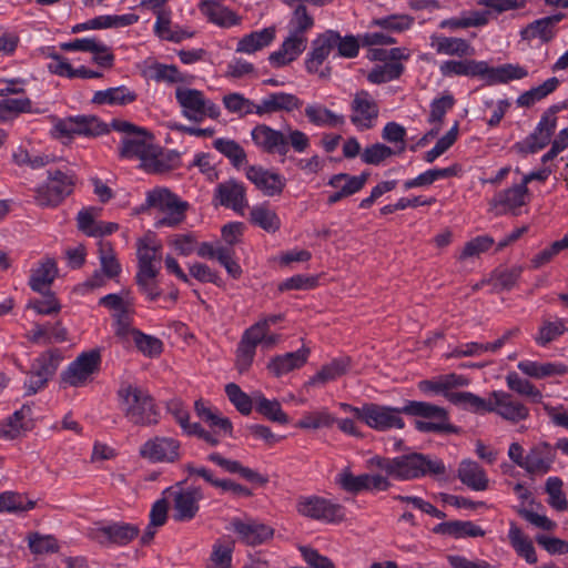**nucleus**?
I'll return each instance as SVG.
<instances>
[{"mask_svg": "<svg viewBox=\"0 0 568 568\" xmlns=\"http://www.w3.org/2000/svg\"><path fill=\"white\" fill-rule=\"evenodd\" d=\"M359 45V40L354 36L342 37L335 30H325L318 33L311 43V50L305 60L306 70L323 77L324 72L321 68L331 53L336 50L335 57L352 59L358 54Z\"/></svg>", "mask_w": 568, "mask_h": 568, "instance_id": "nucleus-1", "label": "nucleus"}, {"mask_svg": "<svg viewBox=\"0 0 568 568\" xmlns=\"http://www.w3.org/2000/svg\"><path fill=\"white\" fill-rule=\"evenodd\" d=\"M371 464L384 470L388 476L408 480L426 475H443L446 467L440 459L423 454L403 455L396 458L374 457Z\"/></svg>", "mask_w": 568, "mask_h": 568, "instance_id": "nucleus-2", "label": "nucleus"}, {"mask_svg": "<svg viewBox=\"0 0 568 568\" xmlns=\"http://www.w3.org/2000/svg\"><path fill=\"white\" fill-rule=\"evenodd\" d=\"M256 148L268 154L285 156L290 146L297 153L310 148V138L302 131L287 125L284 130H275L266 124H257L251 131Z\"/></svg>", "mask_w": 568, "mask_h": 568, "instance_id": "nucleus-3", "label": "nucleus"}, {"mask_svg": "<svg viewBox=\"0 0 568 568\" xmlns=\"http://www.w3.org/2000/svg\"><path fill=\"white\" fill-rule=\"evenodd\" d=\"M125 418L134 425L152 426L159 423L160 413L153 397L135 384L123 382L118 390Z\"/></svg>", "mask_w": 568, "mask_h": 568, "instance_id": "nucleus-4", "label": "nucleus"}, {"mask_svg": "<svg viewBox=\"0 0 568 568\" xmlns=\"http://www.w3.org/2000/svg\"><path fill=\"white\" fill-rule=\"evenodd\" d=\"M509 459L531 476H544L549 473L556 459V446L546 442L532 445L526 453L524 447L514 442L508 447Z\"/></svg>", "mask_w": 568, "mask_h": 568, "instance_id": "nucleus-5", "label": "nucleus"}, {"mask_svg": "<svg viewBox=\"0 0 568 568\" xmlns=\"http://www.w3.org/2000/svg\"><path fill=\"white\" fill-rule=\"evenodd\" d=\"M146 203L156 211L154 226L175 227L185 220L189 203L182 201L168 189H155L148 192Z\"/></svg>", "mask_w": 568, "mask_h": 568, "instance_id": "nucleus-6", "label": "nucleus"}, {"mask_svg": "<svg viewBox=\"0 0 568 568\" xmlns=\"http://www.w3.org/2000/svg\"><path fill=\"white\" fill-rule=\"evenodd\" d=\"M175 99L182 115L192 122L200 123L206 118L215 120L221 114L220 108L200 90L178 87Z\"/></svg>", "mask_w": 568, "mask_h": 568, "instance_id": "nucleus-7", "label": "nucleus"}, {"mask_svg": "<svg viewBox=\"0 0 568 568\" xmlns=\"http://www.w3.org/2000/svg\"><path fill=\"white\" fill-rule=\"evenodd\" d=\"M74 178L61 170H49L47 181L34 189V201L41 207H55L73 191Z\"/></svg>", "mask_w": 568, "mask_h": 568, "instance_id": "nucleus-8", "label": "nucleus"}, {"mask_svg": "<svg viewBox=\"0 0 568 568\" xmlns=\"http://www.w3.org/2000/svg\"><path fill=\"white\" fill-rule=\"evenodd\" d=\"M101 355L97 349L80 354L61 373V381L70 387H83L88 385L99 372Z\"/></svg>", "mask_w": 568, "mask_h": 568, "instance_id": "nucleus-9", "label": "nucleus"}, {"mask_svg": "<svg viewBox=\"0 0 568 568\" xmlns=\"http://www.w3.org/2000/svg\"><path fill=\"white\" fill-rule=\"evenodd\" d=\"M296 508L302 516L326 524H338L345 519L342 505L318 496L300 497Z\"/></svg>", "mask_w": 568, "mask_h": 568, "instance_id": "nucleus-10", "label": "nucleus"}, {"mask_svg": "<svg viewBox=\"0 0 568 568\" xmlns=\"http://www.w3.org/2000/svg\"><path fill=\"white\" fill-rule=\"evenodd\" d=\"M120 155L126 159L138 158L144 165H152L158 156L159 149L153 143L152 135L144 129L124 135L121 141Z\"/></svg>", "mask_w": 568, "mask_h": 568, "instance_id": "nucleus-11", "label": "nucleus"}, {"mask_svg": "<svg viewBox=\"0 0 568 568\" xmlns=\"http://www.w3.org/2000/svg\"><path fill=\"white\" fill-rule=\"evenodd\" d=\"M489 410L503 419L519 423L529 416L528 407L513 394L505 390H494L489 394Z\"/></svg>", "mask_w": 568, "mask_h": 568, "instance_id": "nucleus-12", "label": "nucleus"}, {"mask_svg": "<svg viewBox=\"0 0 568 568\" xmlns=\"http://www.w3.org/2000/svg\"><path fill=\"white\" fill-rule=\"evenodd\" d=\"M529 201V191L525 185L516 184L497 192L488 202L489 211L495 215H516Z\"/></svg>", "mask_w": 568, "mask_h": 568, "instance_id": "nucleus-13", "label": "nucleus"}, {"mask_svg": "<svg viewBox=\"0 0 568 568\" xmlns=\"http://www.w3.org/2000/svg\"><path fill=\"white\" fill-rule=\"evenodd\" d=\"M363 413L364 417L362 422L368 427L379 432L390 428L402 429L405 426V423L400 417V414H403V407L395 408L369 403L364 405Z\"/></svg>", "mask_w": 568, "mask_h": 568, "instance_id": "nucleus-14", "label": "nucleus"}, {"mask_svg": "<svg viewBox=\"0 0 568 568\" xmlns=\"http://www.w3.org/2000/svg\"><path fill=\"white\" fill-rule=\"evenodd\" d=\"M139 453L151 463H174L180 459V443L172 437L155 436L142 444Z\"/></svg>", "mask_w": 568, "mask_h": 568, "instance_id": "nucleus-15", "label": "nucleus"}, {"mask_svg": "<svg viewBox=\"0 0 568 568\" xmlns=\"http://www.w3.org/2000/svg\"><path fill=\"white\" fill-rule=\"evenodd\" d=\"M378 105L374 98L365 90L354 94L351 103V122L359 130L372 129L378 118Z\"/></svg>", "mask_w": 568, "mask_h": 568, "instance_id": "nucleus-16", "label": "nucleus"}, {"mask_svg": "<svg viewBox=\"0 0 568 568\" xmlns=\"http://www.w3.org/2000/svg\"><path fill=\"white\" fill-rule=\"evenodd\" d=\"M262 334L263 337L255 341L252 336L247 338L246 329L244 331L236 349L235 364L240 373H244L251 367L258 344H262L265 348H272L281 339L278 334L270 333V329H263Z\"/></svg>", "mask_w": 568, "mask_h": 568, "instance_id": "nucleus-17", "label": "nucleus"}, {"mask_svg": "<svg viewBox=\"0 0 568 568\" xmlns=\"http://www.w3.org/2000/svg\"><path fill=\"white\" fill-rule=\"evenodd\" d=\"M245 175L265 196L280 195L286 185V179L282 174L261 165L247 166Z\"/></svg>", "mask_w": 568, "mask_h": 568, "instance_id": "nucleus-18", "label": "nucleus"}, {"mask_svg": "<svg viewBox=\"0 0 568 568\" xmlns=\"http://www.w3.org/2000/svg\"><path fill=\"white\" fill-rule=\"evenodd\" d=\"M139 535V528L128 523L99 525L92 529L91 536L101 545H126Z\"/></svg>", "mask_w": 568, "mask_h": 568, "instance_id": "nucleus-19", "label": "nucleus"}, {"mask_svg": "<svg viewBox=\"0 0 568 568\" xmlns=\"http://www.w3.org/2000/svg\"><path fill=\"white\" fill-rule=\"evenodd\" d=\"M203 493L199 487L179 489L173 493V518L176 521H190L199 509Z\"/></svg>", "mask_w": 568, "mask_h": 568, "instance_id": "nucleus-20", "label": "nucleus"}, {"mask_svg": "<svg viewBox=\"0 0 568 568\" xmlns=\"http://www.w3.org/2000/svg\"><path fill=\"white\" fill-rule=\"evenodd\" d=\"M54 129L61 135L94 136L104 132V125L95 116L79 115L59 121Z\"/></svg>", "mask_w": 568, "mask_h": 568, "instance_id": "nucleus-21", "label": "nucleus"}, {"mask_svg": "<svg viewBox=\"0 0 568 568\" xmlns=\"http://www.w3.org/2000/svg\"><path fill=\"white\" fill-rule=\"evenodd\" d=\"M227 529H232L239 535V538L251 546L263 544L273 537V529L264 524L253 520L243 521L234 518L231 520Z\"/></svg>", "mask_w": 568, "mask_h": 568, "instance_id": "nucleus-22", "label": "nucleus"}, {"mask_svg": "<svg viewBox=\"0 0 568 568\" xmlns=\"http://www.w3.org/2000/svg\"><path fill=\"white\" fill-rule=\"evenodd\" d=\"M199 10L211 23L220 28H232L242 22V18L220 0H202Z\"/></svg>", "mask_w": 568, "mask_h": 568, "instance_id": "nucleus-23", "label": "nucleus"}, {"mask_svg": "<svg viewBox=\"0 0 568 568\" xmlns=\"http://www.w3.org/2000/svg\"><path fill=\"white\" fill-rule=\"evenodd\" d=\"M214 197L220 205L231 207L241 214L247 207L245 187L234 180L220 183L215 189Z\"/></svg>", "mask_w": 568, "mask_h": 568, "instance_id": "nucleus-24", "label": "nucleus"}, {"mask_svg": "<svg viewBox=\"0 0 568 568\" xmlns=\"http://www.w3.org/2000/svg\"><path fill=\"white\" fill-rule=\"evenodd\" d=\"M562 14L544 17L532 21L519 32L521 40L527 42L539 41L547 43L556 36V26L561 21Z\"/></svg>", "mask_w": 568, "mask_h": 568, "instance_id": "nucleus-25", "label": "nucleus"}, {"mask_svg": "<svg viewBox=\"0 0 568 568\" xmlns=\"http://www.w3.org/2000/svg\"><path fill=\"white\" fill-rule=\"evenodd\" d=\"M302 106V101L292 93L275 92L264 97L255 109L260 116L270 115L276 112H292Z\"/></svg>", "mask_w": 568, "mask_h": 568, "instance_id": "nucleus-26", "label": "nucleus"}, {"mask_svg": "<svg viewBox=\"0 0 568 568\" xmlns=\"http://www.w3.org/2000/svg\"><path fill=\"white\" fill-rule=\"evenodd\" d=\"M32 408L29 405H23L0 425V438L6 440L16 439L32 429Z\"/></svg>", "mask_w": 568, "mask_h": 568, "instance_id": "nucleus-27", "label": "nucleus"}, {"mask_svg": "<svg viewBox=\"0 0 568 568\" xmlns=\"http://www.w3.org/2000/svg\"><path fill=\"white\" fill-rule=\"evenodd\" d=\"M556 128V111L550 109L544 113L534 133L526 140L527 151L535 153L548 145Z\"/></svg>", "mask_w": 568, "mask_h": 568, "instance_id": "nucleus-28", "label": "nucleus"}, {"mask_svg": "<svg viewBox=\"0 0 568 568\" xmlns=\"http://www.w3.org/2000/svg\"><path fill=\"white\" fill-rule=\"evenodd\" d=\"M310 349L302 347L295 352L277 355L271 358L267 369L275 377H281L295 369L303 367L308 358Z\"/></svg>", "mask_w": 568, "mask_h": 568, "instance_id": "nucleus-29", "label": "nucleus"}, {"mask_svg": "<svg viewBox=\"0 0 568 568\" xmlns=\"http://www.w3.org/2000/svg\"><path fill=\"white\" fill-rule=\"evenodd\" d=\"M138 272L160 273L161 245L145 237L138 241Z\"/></svg>", "mask_w": 568, "mask_h": 568, "instance_id": "nucleus-30", "label": "nucleus"}, {"mask_svg": "<svg viewBox=\"0 0 568 568\" xmlns=\"http://www.w3.org/2000/svg\"><path fill=\"white\" fill-rule=\"evenodd\" d=\"M458 479L475 491H484L489 486L486 470L471 459H463L457 469Z\"/></svg>", "mask_w": 568, "mask_h": 568, "instance_id": "nucleus-31", "label": "nucleus"}, {"mask_svg": "<svg viewBox=\"0 0 568 568\" xmlns=\"http://www.w3.org/2000/svg\"><path fill=\"white\" fill-rule=\"evenodd\" d=\"M469 379L455 373L438 376L433 379H424L418 383V388L424 393L442 394L448 399L452 389L468 386Z\"/></svg>", "mask_w": 568, "mask_h": 568, "instance_id": "nucleus-32", "label": "nucleus"}, {"mask_svg": "<svg viewBox=\"0 0 568 568\" xmlns=\"http://www.w3.org/2000/svg\"><path fill=\"white\" fill-rule=\"evenodd\" d=\"M430 47L438 53L445 55H456L458 58L473 55L475 50L470 43L456 37H445L439 34L430 36Z\"/></svg>", "mask_w": 568, "mask_h": 568, "instance_id": "nucleus-33", "label": "nucleus"}, {"mask_svg": "<svg viewBox=\"0 0 568 568\" xmlns=\"http://www.w3.org/2000/svg\"><path fill=\"white\" fill-rule=\"evenodd\" d=\"M307 45V37H298L290 34L284 39L282 45L277 51L270 55V61L276 67L285 65L294 61Z\"/></svg>", "mask_w": 568, "mask_h": 568, "instance_id": "nucleus-34", "label": "nucleus"}, {"mask_svg": "<svg viewBox=\"0 0 568 568\" xmlns=\"http://www.w3.org/2000/svg\"><path fill=\"white\" fill-rule=\"evenodd\" d=\"M484 80L488 84L507 83L513 80H520L528 75L526 68L519 64L506 63L499 67H489L485 62Z\"/></svg>", "mask_w": 568, "mask_h": 568, "instance_id": "nucleus-35", "label": "nucleus"}, {"mask_svg": "<svg viewBox=\"0 0 568 568\" xmlns=\"http://www.w3.org/2000/svg\"><path fill=\"white\" fill-rule=\"evenodd\" d=\"M517 367L525 375L537 379L549 376H562L568 373V366L564 363H540L525 359L520 361Z\"/></svg>", "mask_w": 568, "mask_h": 568, "instance_id": "nucleus-36", "label": "nucleus"}, {"mask_svg": "<svg viewBox=\"0 0 568 568\" xmlns=\"http://www.w3.org/2000/svg\"><path fill=\"white\" fill-rule=\"evenodd\" d=\"M485 61L476 60H448L440 64V72L444 77L464 75L479 77L484 79Z\"/></svg>", "mask_w": 568, "mask_h": 568, "instance_id": "nucleus-37", "label": "nucleus"}, {"mask_svg": "<svg viewBox=\"0 0 568 568\" xmlns=\"http://www.w3.org/2000/svg\"><path fill=\"white\" fill-rule=\"evenodd\" d=\"M275 39V28L268 27L251 32L239 40L236 52L252 54L270 45Z\"/></svg>", "mask_w": 568, "mask_h": 568, "instance_id": "nucleus-38", "label": "nucleus"}, {"mask_svg": "<svg viewBox=\"0 0 568 568\" xmlns=\"http://www.w3.org/2000/svg\"><path fill=\"white\" fill-rule=\"evenodd\" d=\"M136 98L134 91L121 85L94 92L92 102L99 105H126L134 102Z\"/></svg>", "mask_w": 568, "mask_h": 568, "instance_id": "nucleus-39", "label": "nucleus"}, {"mask_svg": "<svg viewBox=\"0 0 568 568\" xmlns=\"http://www.w3.org/2000/svg\"><path fill=\"white\" fill-rule=\"evenodd\" d=\"M58 274L55 261L45 257L32 271L29 284L30 287L39 293H43L54 281Z\"/></svg>", "mask_w": 568, "mask_h": 568, "instance_id": "nucleus-40", "label": "nucleus"}, {"mask_svg": "<svg viewBox=\"0 0 568 568\" xmlns=\"http://www.w3.org/2000/svg\"><path fill=\"white\" fill-rule=\"evenodd\" d=\"M566 333H568L567 318L544 320L534 341L539 346H546Z\"/></svg>", "mask_w": 568, "mask_h": 568, "instance_id": "nucleus-41", "label": "nucleus"}, {"mask_svg": "<svg viewBox=\"0 0 568 568\" xmlns=\"http://www.w3.org/2000/svg\"><path fill=\"white\" fill-rule=\"evenodd\" d=\"M61 361L62 356L59 351L44 352L33 361L29 372L49 382L54 376Z\"/></svg>", "mask_w": 568, "mask_h": 568, "instance_id": "nucleus-42", "label": "nucleus"}, {"mask_svg": "<svg viewBox=\"0 0 568 568\" xmlns=\"http://www.w3.org/2000/svg\"><path fill=\"white\" fill-rule=\"evenodd\" d=\"M250 222L268 233H275L281 227V220L277 213L266 203L251 209Z\"/></svg>", "mask_w": 568, "mask_h": 568, "instance_id": "nucleus-43", "label": "nucleus"}, {"mask_svg": "<svg viewBox=\"0 0 568 568\" xmlns=\"http://www.w3.org/2000/svg\"><path fill=\"white\" fill-rule=\"evenodd\" d=\"M194 409L196 415L210 427L217 428L220 433L224 435H232V423L227 417L222 416V414L210 406H207L204 402L196 400L194 404Z\"/></svg>", "mask_w": 568, "mask_h": 568, "instance_id": "nucleus-44", "label": "nucleus"}, {"mask_svg": "<svg viewBox=\"0 0 568 568\" xmlns=\"http://www.w3.org/2000/svg\"><path fill=\"white\" fill-rule=\"evenodd\" d=\"M435 531L454 538L483 537L485 535V531L473 521L463 520L439 524Z\"/></svg>", "mask_w": 568, "mask_h": 568, "instance_id": "nucleus-45", "label": "nucleus"}, {"mask_svg": "<svg viewBox=\"0 0 568 568\" xmlns=\"http://www.w3.org/2000/svg\"><path fill=\"white\" fill-rule=\"evenodd\" d=\"M508 538L516 552L525 558L528 564L532 565L537 562V555L531 540L525 536L521 529L514 523L510 524Z\"/></svg>", "mask_w": 568, "mask_h": 568, "instance_id": "nucleus-46", "label": "nucleus"}, {"mask_svg": "<svg viewBox=\"0 0 568 568\" xmlns=\"http://www.w3.org/2000/svg\"><path fill=\"white\" fill-rule=\"evenodd\" d=\"M305 115L308 121L316 126L335 128L343 125L345 122L343 115L336 114L321 104H308L305 108Z\"/></svg>", "mask_w": 568, "mask_h": 568, "instance_id": "nucleus-47", "label": "nucleus"}, {"mask_svg": "<svg viewBox=\"0 0 568 568\" xmlns=\"http://www.w3.org/2000/svg\"><path fill=\"white\" fill-rule=\"evenodd\" d=\"M368 176L369 174L366 172L359 175L338 173L329 179L328 185L339 190L347 197L361 191L366 184Z\"/></svg>", "mask_w": 568, "mask_h": 568, "instance_id": "nucleus-48", "label": "nucleus"}, {"mask_svg": "<svg viewBox=\"0 0 568 568\" xmlns=\"http://www.w3.org/2000/svg\"><path fill=\"white\" fill-rule=\"evenodd\" d=\"M349 367V359L338 358L324 365L308 382L307 385H323L344 375Z\"/></svg>", "mask_w": 568, "mask_h": 568, "instance_id": "nucleus-49", "label": "nucleus"}, {"mask_svg": "<svg viewBox=\"0 0 568 568\" xmlns=\"http://www.w3.org/2000/svg\"><path fill=\"white\" fill-rule=\"evenodd\" d=\"M448 400L476 414H485L489 410V396L487 398H481L470 392H456L454 394H448Z\"/></svg>", "mask_w": 568, "mask_h": 568, "instance_id": "nucleus-50", "label": "nucleus"}, {"mask_svg": "<svg viewBox=\"0 0 568 568\" xmlns=\"http://www.w3.org/2000/svg\"><path fill=\"white\" fill-rule=\"evenodd\" d=\"M314 18L304 4H297L287 22L290 34L306 37V33L314 27Z\"/></svg>", "mask_w": 568, "mask_h": 568, "instance_id": "nucleus-51", "label": "nucleus"}, {"mask_svg": "<svg viewBox=\"0 0 568 568\" xmlns=\"http://www.w3.org/2000/svg\"><path fill=\"white\" fill-rule=\"evenodd\" d=\"M403 414L427 419H448V414L445 408L427 402L409 400L403 407Z\"/></svg>", "mask_w": 568, "mask_h": 568, "instance_id": "nucleus-52", "label": "nucleus"}, {"mask_svg": "<svg viewBox=\"0 0 568 568\" xmlns=\"http://www.w3.org/2000/svg\"><path fill=\"white\" fill-rule=\"evenodd\" d=\"M233 541L217 539L212 546V552L206 568H231Z\"/></svg>", "mask_w": 568, "mask_h": 568, "instance_id": "nucleus-53", "label": "nucleus"}, {"mask_svg": "<svg viewBox=\"0 0 568 568\" xmlns=\"http://www.w3.org/2000/svg\"><path fill=\"white\" fill-rule=\"evenodd\" d=\"M99 261L100 270L109 276V278H115L120 275L122 268L119 263L112 244L108 241L99 242Z\"/></svg>", "mask_w": 568, "mask_h": 568, "instance_id": "nucleus-54", "label": "nucleus"}, {"mask_svg": "<svg viewBox=\"0 0 568 568\" xmlns=\"http://www.w3.org/2000/svg\"><path fill=\"white\" fill-rule=\"evenodd\" d=\"M148 77L155 82H165L169 84L184 82L183 74L173 64H163L154 62L148 67Z\"/></svg>", "mask_w": 568, "mask_h": 568, "instance_id": "nucleus-55", "label": "nucleus"}, {"mask_svg": "<svg viewBox=\"0 0 568 568\" xmlns=\"http://www.w3.org/2000/svg\"><path fill=\"white\" fill-rule=\"evenodd\" d=\"M506 384L513 392L530 398L534 403H540L541 392L528 379L521 378L517 373L509 372L506 375Z\"/></svg>", "mask_w": 568, "mask_h": 568, "instance_id": "nucleus-56", "label": "nucleus"}, {"mask_svg": "<svg viewBox=\"0 0 568 568\" xmlns=\"http://www.w3.org/2000/svg\"><path fill=\"white\" fill-rule=\"evenodd\" d=\"M558 85L559 80L557 78H549L540 85L531 88L519 95L517 104L520 106H530L554 92Z\"/></svg>", "mask_w": 568, "mask_h": 568, "instance_id": "nucleus-57", "label": "nucleus"}, {"mask_svg": "<svg viewBox=\"0 0 568 568\" xmlns=\"http://www.w3.org/2000/svg\"><path fill=\"white\" fill-rule=\"evenodd\" d=\"M256 410L272 422L287 424L288 417L283 412L280 402L276 399H267L262 394L254 396Z\"/></svg>", "mask_w": 568, "mask_h": 568, "instance_id": "nucleus-58", "label": "nucleus"}, {"mask_svg": "<svg viewBox=\"0 0 568 568\" xmlns=\"http://www.w3.org/2000/svg\"><path fill=\"white\" fill-rule=\"evenodd\" d=\"M36 503L27 496L14 493L4 491L0 494V513H20L27 511L34 507Z\"/></svg>", "mask_w": 568, "mask_h": 568, "instance_id": "nucleus-59", "label": "nucleus"}, {"mask_svg": "<svg viewBox=\"0 0 568 568\" xmlns=\"http://www.w3.org/2000/svg\"><path fill=\"white\" fill-rule=\"evenodd\" d=\"M336 422V418L328 412L327 408L310 412L296 423V427L302 429L316 430L323 427H331Z\"/></svg>", "mask_w": 568, "mask_h": 568, "instance_id": "nucleus-60", "label": "nucleus"}, {"mask_svg": "<svg viewBox=\"0 0 568 568\" xmlns=\"http://www.w3.org/2000/svg\"><path fill=\"white\" fill-rule=\"evenodd\" d=\"M223 104L229 112L242 118L255 113L257 103H254L243 94L230 93L223 97Z\"/></svg>", "mask_w": 568, "mask_h": 568, "instance_id": "nucleus-61", "label": "nucleus"}, {"mask_svg": "<svg viewBox=\"0 0 568 568\" xmlns=\"http://www.w3.org/2000/svg\"><path fill=\"white\" fill-rule=\"evenodd\" d=\"M403 65L399 62H386L382 65L375 67L368 73V81L375 84L385 83L397 79L403 72Z\"/></svg>", "mask_w": 568, "mask_h": 568, "instance_id": "nucleus-62", "label": "nucleus"}, {"mask_svg": "<svg viewBox=\"0 0 568 568\" xmlns=\"http://www.w3.org/2000/svg\"><path fill=\"white\" fill-rule=\"evenodd\" d=\"M335 483L349 494L356 495L365 490L364 474L355 476L349 467L343 468L336 475Z\"/></svg>", "mask_w": 568, "mask_h": 568, "instance_id": "nucleus-63", "label": "nucleus"}, {"mask_svg": "<svg viewBox=\"0 0 568 568\" xmlns=\"http://www.w3.org/2000/svg\"><path fill=\"white\" fill-rule=\"evenodd\" d=\"M132 339L138 349L145 356L155 357L163 351V343L161 339L143 334L140 331L132 332Z\"/></svg>", "mask_w": 568, "mask_h": 568, "instance_id": "nucleus-64", "label": "nucleus"}]
</instances>
